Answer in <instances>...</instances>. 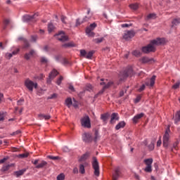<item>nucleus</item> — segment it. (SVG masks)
I'll use <instances>...</instances> for the list:
<instances>
[{"label": "nucleus", "mask_w": 180, "mask_h": 180, "mask_svg": "<svg viewBox=\"0 0 180 180\" xmlns=\"http://www.w3.org/2000/svg\"><path fill=\"white\" fill-rule=\"evenodd\" d=\"M162 143V141H161V137H160V139L157 142V147L161 146Z\"/></svg>", "instance_id": "69168bd1"}, {"label": "nucleus", "mask_w": 180, "mask_h": 180, "mask_svg": "<svg viewBox=\"0 0 180 180\" xmlns=\"http://www.w3.org/2000/svg\"><path fill=\"white\" fill-rule=\"evenodd\" d=\"M143 116H144V113L143 112L137 114L132 118V122H134V123H137L139 120H140V119H141V117H143Z\"/></svg>", "instance_id": "6ab92c4d"}, {"label": "nucleus", "mask_w": 180, "mask_h": 180, "mask_svg": "<svg viewBox=\"0 0 180 180\" xmlns=\"http://www.w3.org/2000/svg\"><path fill=\"white\" fill-rule=\"evenodd\" d=\"M144 89H146V85L143 84L142 86H140V88L139 89V92H142V91H144Z\"/></svg>", "instance_id": "680f3d73"}, {"label": "nucleus", "mask_w": 180, "mask_h": 180, "mask_svg": "<svg viewBox=\"0 0 180 180\" xmlns=\"http://www.w3.org/2000/svg\"><path fill=\"white\" fill-rule=\"evenodd\" d=\"M4 119H5V112H0V122H4Z\"/></svg>", "instance_id": "de8ad7c7"}, {"label": "nucleus", "mask_w": 180, "mask_h": 180, "mask_svg": "<svg viewBox=\"0 0 180 180\" xmlns=\"http://www.w3.org/2000/svg\"><path fill=\"white\" fill-rule=\"evenodd\" d=\"M61 59V56H55V60L58 62H60V60Z\"/></svg>", "instance_id": "338daca9"}, {"label": "nucleus", "mask_w": 180, "mask_h": 180, "mask_svg": "<svg viewBox=\"0 0 180 180\" xmlns=\"http://www.w3.org/2000/svg\"><path fill=\"white\" fill-rule=\"evenodd\" d=\"M4 57L6 60H11L13 56L11 53H6Z\"/></svg>", "instance_id": "a19ab883"}, {"label": "nucleus", "mask_w": 180, "mask_h": 180, "mask_svg": "<svg viewBox=\"0 0 180 180\" xmlns=\"http://www.w3.org/2000/svg\"><path fill=\"white\" fill-rule=\"evenodd\" d=\"M56 179L57 180H64V179H65V175H64V174L61 173L57 176Z\"/></svg>", "instance_id": "e433bc0d"}, {"label": "nucleus", "mask_w": 180, "mask_h": 180, "mask_svg": "<svg viewBox=\"0 0 180 180\" xmlns=\"http://www.w3.org/2000/svg\"><path fill=\"white\" fill-rule=\"evenodd\" d=\"M63 76H60L58 80L56 81V84L57 85H61V82L63 81Z\"/></svg>", "instance_id": "864d4df0"}, {"label": "nucleus", "mask_w": 180, "mask_h": 180, "mask_svg": "<svg viewBox=\"0 0 180 180\" xmlns=\"http://www.w3.org/2000/svg\"><path fill=\"white\" fill-rule=\"evenodd\" d=\"M96 27V23L94 22L90 25L89 27H87L86 29V33L89 37H94L95 36V33L92 32Z\"/></svg>", "instance_id": "9d476101"}, {"label": "nucleus", "mask_w": 180, "mask_h": 180, "mask_svg": "<svg viewBox=\"0 0 180 180\" xmlns=\"http://www.w3.org/2000/svg\"><path fill=\"white\" fill-rule=\"evenodd\" d=\"M155 146H154V143H151L148 145V149L150 150V151H153V150H154Z\"/></svg>", "instance_id": "8fccbe9b"}, {"label": "nucleus", "mask_w": 180, "mask_h": 180, "mask_svg": "<svg viewBox=\"0 0 180 180\" xmlns=\"http://www.w3.org/2000/svg\"><path fill=\"white\" fill-rule=\"evenodd\" d=\"M144 171L145 172H153V166H146Z\"/></svg>", "instance_id": "c9c22d12"}, {"label": "nucleus", "mask_w": 180, "mask_h": 180, "mask_svg": "<svg viewBox=\"0 0 180 180\" xmlns=\"http://www.w3.org/2000/svg\"><path fill=\"white\" fill-rule=\"evenodd\" d=\"M103 39H104L103 37L97 38V39H94V43L99 44V43H102L103 41Z\"/></svg>", "instance_id": "79ce46f5"}, {"label": "nucleus", "mask_w": 180, "mask_h": 180, "mask_svg": "<svg viewBox=\"0 0 180 180\" xmlns=\"http://www.w3.org/2000/svg\"><path fill=\"white\" fill-rule=\"evenodd\" d=\"M65 105L68 108H71V106H72V99H71V98H68L65 100Z\"/></svg>", "instance_id": "cd10ccee"}, {"label": "nucleus", "mask_w": 180, "mask_h": 180, "mask_svg": "<svg viewBox=\"0 0 180 180\" xmlns=\"http://www.w3.org/2000/svg\"><path fill=\"white\" fill-rule=\"evenodd\" d=\"M11 167H12V165H4V166L1 168L2 172H5L8 171V170L9 169V168H11Z\"/></svg>", "instance_id": "72a5a7b5"}, {"label": "nucleus", "mask_w": 180, "mask_h": 180, "mask_svg": "<svg viewBox=\"0 0 180 180\" xmlns=\"http://www.w3.org/2000/svg\"><path fill=\"white\" fill-rule=\"evenodd\" d=\"M82 140L84 143H91L94 139L92 138V134L89 132H84L82 134Z\"/></svg>", "instance_id": "6e6552de"}, {"label": "nucleus", "mask_w": 180, "mask_h": 180, "mask_svg": "<svg viewBox=\"0 0 180 180\" xmlns=\"http://www.w3.org/2000/svg\"><path fill=\"white\" fill-rule=\"evenodd\" d=\"M37 41V35H32L31 37V41H33L34 43H35V41Z\"/></svg>", "instance_id": "5fc2aeb1"}, {"label": "nucleus", "mask_w": 180, "mask_h": 180, "mask_svg": "<svg viewBox=\"0 0 180 180\" xmlns=\"http://www.w3.org/2000/svg\"><path fill=\"white\" fill-rule=\"evenodd\" d=\"M130 9L133 11H137V8H139V4H132L129 5Z\"/></svg>", "instance_id": "2f4dec72"}, {"label": "nucleus", "mask_w": 180, "mask_h": 180, "mask_svg": "<svg viewBox=\"0 0 180 180\" xmlns=\"http://www.w3.org/2000/svg\"><path fill=\"white\" fill-rule=\"evenodd\" d=\"M169 133H171V130L169 129V127L166 129L165 134L163 136V147L165 148H168V146L169 145Z\"/></svg>", "instance_id": "20e7f679"}, {"label": "nucleus", "mask_w": 180, "mask_h": 180, "mask_svg": "<svg viewBox=\"0 0 180 180\" xmlns=\"http://www.w3.org/2000/svg\"><path fill=\"white\" fill-rule=\"evenodd\" d=\"M95 136H94V141H98L99 140V132L98 131H95Z\"/></svg>", "instance_id": "c03bdc74"}, {"label": "nucleus", "mask_w": 180, "mask_h": 180, "mask_svg": "<svg viewBox=\"0 0 180 180\" xmlns=\"http://www.w3.org/2000/svg\"><path fill=\"white\" fill-rule=\"evenodd\" d=\"M81 125L86 129H91V119L89 116L84 115L80 119Z\"/></svg>", "instance_id": "7ed1b4c3"}, {"label": "nucleus", "mask_w": 180, "mask_h": 180, "mask_svg": "<svg viewBox=\"0 0 180 180\" xmlns=\"http://www.w3.org/2000/svg\"><path fill=\"white\" fill-rule=\"evenodd\" d=\"M153 158H148V159H145L143 160V162H144V164L146 165V166L153 167L152 166L153 165Z\"/></svg>", "instance_id": "5701e85b"}, {"label": "nucleus", "mask_w": 180, "mask_h": 180, "mask_svg": "<svg viewBox=\"0 0 180 180\" xmlns=\"http://www.w3.org/2000/svg\"><path fill=\"white\" fill-rule=\"evenodd\" d=\"M27 171V169H22L19 171L15 172V175H16L17 178H19V176L23 175V174H25Z\"/></svg>", "instance_id": "412c9836"}, {"label": "nucleus", "mask_w": 180, "mask_h": 180, "mask_svg": "<svg viewBox=\"0 0 180 180\" xmlns=\"http://www.w3.org/2000/svg\"><path fill=\"white\" fill-rule=\"evenodd\" d=\"M87 15H89V17L86 16L85 18H83V20L77 19L76 20V26H79L81 23H84V22H88V20L91 19V18L92 17V13H91V8L87 9Z\"/></svg>", "instance_id": "9b49d317"}, {"label": "nucleus", "mask_w": 180, "mask_h": 180, "mask_svg": "<svg viewBox=\"0 0 180 180\" xmlns=\"http://www.w3.org/2000/svg\"><path fill=\"white\" fill-rule=\"evenodd\" d=\"M120 176V167H115L114 169V172L112 173V179L117 180Z\"/></svg>", "instance_id": "4468645a"}, {"label": "nucleus", "mask_w": 180, "mask_h": 180, "mask_svg": "<svg viewBox=\"0 0 180 180\" xmlns=\"http://www.w3.org/2000/svg\"><path fill=\"white\" fill-rule=\"evenodd\" d=\"M37 16H39L38 13H35L33 15H25L22 17V22L26 23L32 22L34 23L37 20Z\"/></svg>", "instance_id": "39448f33"}, {"label": "nucleus", "mask_w": 180, "mask_h": 180, "mask_svg": "<svg viewBox=\"0 0 180 180\" xmlns=\"http://www.w3.org/2000/svg\"><path fill=\"white\" fill-rule=\"evenodd\" d=\"M25 85L26 88L28 89L30 92H33V88H34V89H37V86H38L37 82H34L30 80V79H27L25 81Z\"/></svg>", "instance_id": "f03ea898"}, {"label": "nucleus", "mask_w": 180, "mask_h": 180, "mask_svg": "<svg viewBox=\"0 0 180 180\" xmlns=\"http://www.w3.org/2000/svg\"><path fill=\"white\" fill-rule=\"evenodd\" d=\"M134 74L133 68H129L127 70H125L122 73H120V81H123L125 79V78H127V77H131Z\"/></svg>", "instance_id": "423d86ee"}, {"label": "nucleus", "mask_w": 180, "mask_h": 180, "mask_svg": "<svg viewBox=\"0 0 180 180\" xmlns=\"http://www.w3.org/2000/svg\"><path fill=\"white\" fill-rule=\"evenodd\" d=\"M39 117L40 120H43L44 119L45 120H49V119H51V116L50 115H44V114H39Z\"/></svg>", "instance_id": "4be33fe9"}, {"label": "nucleus", "mask_w": 180, "mask_h": 180, "mask_svg": "<svg viewBox=\"0 0 180 180\" xmlns=\"http://www.w3.org/2000/svg\"><path fill=\"white\" fill-rule=\"evenodd\" d=\"M157 18V15L155 13H150L146 16V20H150L151 19H155Z\"/></svg>", "instance_id": "7c9ffc66"}, {"label": "nucleus", "mask_w": 180, "mask_h": 180, "mask_svg": "<svg viewBox=\"0 0 180 180\" xmlns=\"http://www.w3.org/2000/svg\"><path fill=\"white\" fill-rule=\"evenodd\" d=\"M117 120H119V114L117 113H112L111 115V120L110 121V123L111 124H115V123H116V122H117Z\"/></svg>", "instance_id": "dca6fc26"}, {"label": "nucleus", "mask_w": 180, "mask_h": 180, "mask_svg": "<svg viewBox=\"0 0 180 180\" xmlns=\"http://www.w3.org/2000/svg\"><path fill=\"white\" fill-rule=\"evenodd\" d=\"M180 23V19L179 18H174L172 21V27H175L176 26H178Z\"/></svg>", "instance_id": "b1692460"}, {"label": "nucleus", "mask_w": 180, "mask_h": 180, "mask_svg": "<svg viewBox=\"0 0 180 180\" xmlns=\"http://www.w3.org/2000/svg\"><path fill=\"white\" fill-rule=\"evenodd\" d=\"M94 56V51H89L87 55H86V58L88 60H91L92 58V56Z\"/></svg>", "instance_id": "4c0bfd02"}, {"label": "nucleus", "mask_w": 180, "mask_h": 180, "mask_svg": "<svg viewBox=\"0 0 180 180\" xmlns=\"http://www.w3.org/2000/svg\"><path fill=\"white\" fill-rule=\"evenodd\" d=\"M57 98V94H53L51 96L47 97V99H56Z\"/></svg>", "instance_id": "09e8293b"}, {"label": "nucleus", "mask_w": 180, "mask_h": 180, "mask_svg": "<svg viewBox=\"0 0 180 180\" xmlns=\"http://www.w3.org/2000/svg\"><path fill=\"white\" fill-rule=\"evenodd\" d=\"M101 119L103 120V122H106L108 120V114L101 115Z\"/></svg>", "instance_id": "ea45409f"}, {"label": "nucleus", "mask_w": 180, "mask_h": 180, "mask_svg": "<svg viewBox=\"0 0 180 180\" xmlns=\"http://www.w3.org/2000/svg\"><path fill=\"white\" fill-rule=\"evenodd\" d=\"M41 63H42L43 64H47V63H49V60H47V58H46V57H41Z\"/></svg>", "instance_id": "49530a36"}, {"label": "nucleus", "mask_w": 180, "mask_h": 180, "mask_svg": "<svg viewBox=\"0 0 180 180\" xmlns=\"http://www.w3.org/2000/svg\"><path fill=\"white\" fill-rule=\"evenodd\" d=\"M132 54L133 56H135V57H139V56H140V51H137V50L134 51L132 52Z\"/></svg>", "instance_id": "3c124183"}, {"label": "nucleus", "mask_w": 180, "mask_h": 180, "mask_svg": "<svg viewBox=\"0 0 180 180\" xmlns=\"http://www.w3.org/2000/svg\"><path fill=\"white\" fill-rule=\"evenodd\" d=\"M54 37H56L59 41L64 42L68 40V37L65 36V34L63 31L59 32L58 34H55Z\"/></svg>", "instance_id": "f8f14e48"}, {"label": "nucleus", "mask_w": 180, "mask_h": 180, "mask_svg": "<svg viewBox=\"0 0 180 180\" xmlns=\"http://www.w3.org/2000/svg\"><path fill=\"white\" fill-rule=\"evenodd\" d=\"M57 75H58V72H57V70H53L49 73V77L46 79L47 84H51V81H53V79H54V78H56V77H57Z\"/></svg>", "instance_id": "ddd939ff"}, {"label": "nucleus", "mask_w": 180, "mask_h": 180, "mask_svg": "<svg viewBox=\"0 0 180 180\" xmlns=\"http://www.w3.org/2000/svg\"><path fill=\"white\" fill-rule=\"evenodd\" d=\"M155 78H156L155 75L152 76L149 82H146V86H150V87L154 86V84H155Z\"/></svg>", "instance_id": "f3484780"}, {"label": "nucleus", "mask_w": 180, "mask_h": 180, "mask_svg": "<svg viewBox=\"0 0 180 180\" xmlns=\"http://www.w3.org/2000/svg\"><path fill=\"white\" fill-rule=\"evenodd\" d=\"M63 47H75V44L73 42H69L63 45Z\"/></svg>", "instance_id": "f704fd0d"}, {"label": "nucleus", "mask_w": 180, "mask_h": 180, "mask_svg": "<svg viewBox=\"0 0 180 180\" xmlns=\"http://www.w3.org/2000/svg\"><path fill=\"white\" fill-rule=\"evenodd\" d=\"M167 43L165 38H157L150 41V44L146 46L142 47L143 53L148 54V53H154L155 51V46H164Z\"/></svg>", "instance_id": "f257e3e1"}, {"label": "nucleus", "mask_w": 180, "mask_h": 180, "mask_svg": "<svg viewBox=\"0 0 180 180\" xmlns=\"http://www.w3.org/2000/svg\"><path fill=\"white\" fill-rule=\"evenodd\" d=\"M124 126H126V122L124 121H121L115 126V129L120 130V129H123Z\"/></svg>", "instance_id": "aec40b11"}, {"label": "nucleus", "mask_w": 180, "mask_h": 180, "mask_svg": "<svg viewBox=\"0 0 180 180\" xmlns=\"http://www.w3.org/2000/svg\"><path fill=\"white\" fill-rule=\"evenodd\" d=\"M136 33L134 32V30H128L125 31L123 34V39L126 40L127 41H129L131 39H133L134 37V35Z\"/></svg>", "instance_id": "1a4fd4ad"}, {"label": "nucleus", "mask_w": 180, "mask_h": 180, "mask_svg": "<svg viewBox=\"0 0 180 180\" xmlns=\"http://www.w3.org/2000/svg\"><path fill=\"white\" fill-rule=\"evenodd\" d=\"M80 56L82 57H86V51H85V50H80Z\"/></svg>", "instance_id": "603ef678"}, {"label": "nucleus", "mask_w": 180, "mask_h": 180, "mask_svg": "<svg viewBox=\"0 0 180 180\" xmlns=\"http://www.w3.org/2000/svg\"><path fill=\"white\" fill-rule=\"evenodd\" d=\"M67 20V17L64 16V15H62L61 16V21L63 22V23H67V22L65 21Z\"/></svg>", "instance_id": "e2e57ef3"}, {"label": "nucleus", "mask_w": 180, "mask_h": 180, "mask_svg": "<svg viewBox=\"0 0 180 180\" xmlns=\"http://www.w3.org/2000/svg\"><path fill=\"white\" fill-rule=\"evenodd\" d=\"M48 158L50 160H58V158H59L58 156H51V155L48 156Z\"/></svg>", "instance_id": "052dcab7"}, {"label": "nucleus", "mask_w": 180, "mask_h": 180, "mask_svg": "<svg viewBox=\"0 0 180 180\" xmlns=\"http://www.w3.org/2000/svg\"><path fill=\"white\" fill-rule=\"evenodd\" d=\"M68 89L72 92H75V89L74 88V86L72 84H70Z\"/></svg>", "instance_id": "13d9d810"}, {"label": "nucleus", "mask_w": 180, "mask_h": 180, "mask_svg": "<svg viewBox=\"0 0 180 180\" xmlns=\"http://www.w3.org/2000/svg\"><path fill=\"white\" fill-rule=\"evenodd\" d=\"M22 39H23L24 49H27L30 46V44H29V41L22 37L18 38V40H22Z\"/></svg>", "instance_id": "c85d7f7f"}, {"label": "nucleus", "mask_w": 180, "mask_h": 180, "mask_svg": "<svg viewBox=\"0 0 180 180\" xmlns=\"http://www.w3.org/2000/svg\"><path fill=\"white\" fill-rule=\"evenodd\" d=\"M23 102H25L24 99H20L18 101L17 105H18V106H20V105H23Z\"/></svg>", "instance_id": "6e6d98bb"}, {"label": "nucleus", "mask_w": 180, "mask_h": 180, "mask_svg": "<svg viewBox=\"0 0 180 180\" xmlns=\"http://www.w3.org/2000/svg\"><path fill=\"white\" fill-rule=\"evenodd\" d=\"M101 85H105L103 86V89H106L108 88H110V86H112V85H113V82H108L107 84L105 83L104 82H102L101 83Z\"/></svg>", "instance_id": "393cba45"}, {"label": "nucleus", "mask_w": 180, "mask_h": 180, "mask_svg": "<svg viewBox=\"0 0 180 180\" xmlns=\"http://www.w3.org/2000/svg\"><path fill=\"white\" fill-rule=\"evenodd\" d=\"M141 61L143 64H146L147 63H148L149 64H153V63H154L155 60H154V58H148L147 56H143L141 58Z\"/></svg>", "instance_id": "2eb2a0df"}, {"label": "nucleus", "mask_w": 180, "mask_h": 180, "mask_svg": "<svg viewBox=\"0 0 180 180\" xmlns=\"http://www.w3.org/2000/svg\"><path fill=\"white\" fill-rule=\"evenodd\" d=\"M180 122V111H178L174 117V123L175 124H178V122Z\"/></svg>", "instance_id": "bb28decb"}, {"label": "nucleus", "mask_w": 180, "mask_h": 180, "mask_svg": "<svg viewBox=\"0 0 180 180\" xmlns=\"http://www.w3.org/2000/svg\"><path fill=\"white\" fill-rule=\"evenodd\" d=\"M54 29H56V27H54V25H53V23H49L48 25V31L49 33H51V32H53V30H54Z\"/></svg>", "instance_id": "473e14b6"}, {"label": "nucleus", "mask_w": 180, "mask_h": 180, "mask_svg": "<svg viewBox=\"0 0 180 180\" xmlns=\"http://www.w3.org/2000/svg\"><path fill=\"white\" fill-rule=\"evenodd\" d=\"M19 158H27L29 157V153H22L18 155Z\"/></svg>", "instance_id": "58836bf2"}, {"label": "nucleus", "mask_w": 180, "mask_h": 180, "mask_svg": "<svg viewBox=\"0 0 180 180\" xmlns=\"http://www.w3.org/2000/svg\"><path fill=\"white\" fill-rule=\"evenodd\" d=\"M129 26H131V24H122L121 25L122 27H129Z\"/></svg>", "instance_id": "774afa93"}, {"label": "nucleus", "mask_w": 180, "mask_h": 180, "mask_svg": "<svg viewBox=\"0 0 180 180\" xmlns=\"http://www.w3.org/2000/svg\"><path fill=\"white\" fill-rule=\"evenodd\" d=\"M179 85H180V82H176L173 86H172V89H178V88H179Z\"/></svg>", "instance_id": "a18cd8bd"}, {"label": "nucleus", "mask_w": 180, "mask_h": 180, "mask_svg": "<svg viewBox=\"0 0 180 180\" xmlns=\"http://www.w3.org/2000/svg\"><path fill=\"white\" fill-rule=\"evenodd\" d=\"M141 100V96H138L136 99L134 100L135 103H139Z\"/></svg>", "instance_id": "4d7b16f0"}, {"label": "nucleus", "mask_w": 180, "mask_h": 180, "mask_svg": "<svg viewBox=\"0 0 180 180\" xmlns=\"http://www.w3.org/2000/svg\"><path fill=\"white\" fill-rule=\"evenodd\" d=\"M79 171L81 174H85V167L84 166V165H80Z\"/></svg>", "instance_id": "37998d69"}, {"label": "nucleus", "mask_w": 180, "mask_h": 180, "mask_svg": "<svg viewBox=\"0 0 180 180\" xmlns=\"http://www.w3.org/2000/svg\"><path fill=\"white\" fill-rule=\"evenodd\" d=\"M89 157V153H86L81 157L79 161L80 162L85 161L86 160H88Z\"/></svg>", "instance_id": "c756f323"}, {"label": "nucleus", "mask_w": 180, "mask_h": 180, "mask_svg": "<svg viewBox=\"0 0 180 180\" xmlns=\"http://www.w3.org/2000/svg\"><path fill=\"white\" fill-rule=\"evenodd\" d=\"M92 167L94 169V175L96 176H99V162H98V159H96V157L93 158Z\"/></svg>", "instance_id": "0eeeda50"}, {"label": "nucleus", "mask_w": 180, "mask_h": 180, "mask_svg": "<svg viewBox=\"0 0 180 180\" xmlns=\"http://www.w3.org/2000/svg\"><path fill=\"white\" fill-rule=\"evenodd\" d=\"M63 151H64V153H68L70 151V148H68L67 146H64L63 148Z\"/></svg>", "instance_id": "0e129e2a"}, {"label": "nucleus", "mask_w": 180, "mask_h": 180, "mask_svg": "<svg viewBox=\"0 0 180 180\" xmlns=\"http://www.w3.org/2000/svg\"><path fill=\"white\" fill-rule=\"evenodd\" d=\"M20 51V49H17L15 51H13L11 53V55L13 56H16V54H18V53H19Z\"/></svg>", "instance_id": "bf43d9fd"}, {"label": "nucleus", "mask_w": 180, "mask_h": 180, "mask_svg": "<svg viewBox=\"0 0 180 180\" xmlns=\"http://www.w3.org/2000/svg\"><path fill=\"white\" fill-rule=\"evenodd\" d=\"M47 165V162L42 160L41 163L38 164L35 168L40 169V168H44Z\"/></svg>", "instance_id": "a878e982"}, {"label": "nucleus", "mask_w": 180, "mask_h": 180, "mask_svg": "<svg viewBox=\"0 0 180 180\" xmlns=\"http://www.w3.org/2000/svg\"><path fill=\"white\" fill-rule=\"evenodd\" d=\"M35 54L36 51H34V50H31L30 53L25 54L24 58H25V60H30V58H32V57H33Z\"/></svg>", "instance_id": "a211bd4d"}]
</instances>
